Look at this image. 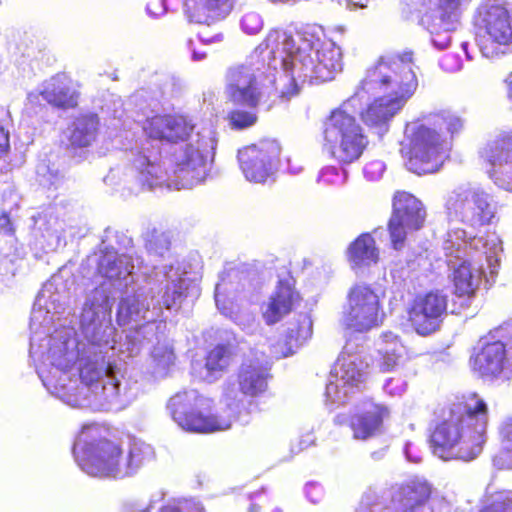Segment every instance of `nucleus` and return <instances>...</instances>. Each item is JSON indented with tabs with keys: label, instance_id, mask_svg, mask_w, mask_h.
<instances>
[{
	"label": "nucleus",
	"instance_id": "38",
	"mask_svg": "<svg viewBox=\"0 0 512 512\" xmlns=\"http://www.w3.org/2000/svg\"><path fill=\"white\" fill-rule=\"evenodd\" d=\"M472 0H415L421 7H427L448 15L461 18L464 9Z\"/></svg>",
	"mask_w": 512,
	"mask_h": 512
},
{
	"label": "nucleus",
	"instance_id": "64",
	"mask_svg": "<svg viewBox=\"0 0 512 512\" xmlns=\"http://www.w3.org/2000/svg\"><path fill=\"white\" fill-rule=\"evenodd\" d=\"M415 269V260H408L407 261V270H414Z\"/></svg>",
	"mask_w": 512,
	"mask_h": 512
},
{
	"label": "nucleus",
	"instance_id": "43",
	"mask_svg": "<svg viewBox=\"0 0 512 512\" xmlns=\"http://www.w3.org/2000/svg\"><path fill=\"white\" fill-rule=\"evenodd\" d=\"M160 512H205L199 501L194 499H183L174 501L162 507Z\"/></svg>",
	"mask_w": 512,
	"mask_h": 512
},
{
	"label": "nucleus",
	"instance_id": "1",
	"mask_svg": "<svg viewBox=\"0 0 512 512\" xmlns=\"http://www.w3.org/2000/svg\"><path fill=\"white\" fill-rule=\"evenodd\" d=\"M191 266L175 260L121 291L117 309L120 326H130L124 343L92 345L79 342L71 328L48 334L64 310L68 293L61 277L53 276L38 293L30 318V357L47 391L71 407L96 411H120L140 394L136 379L127 375L122 359H106L107 351L117 350L131 357L139 353L144 341L157 338L164 324L158 319L162 309L179 307L194 277Z\"/></svg>",
	"mask_w": 512,
	"mask_h": 512
},
{
	"label": "nucleus",
	"instance_id": "33",
	"mask_svg": "<svg viewBox=\"0 0 512 512\" xmlns=\"http://www.w3.org/2000/svg\"><path fill=\"white\" fill-rule=\"evenodd\" d=\"M231 352L224 345L213 348L206 357V363L200 377L206 382L217 380L231 363Z\"/></svg>",
	"mask_w": 512,
	"mask_h": 512
},
{
	"label": "nucleus",
	"instance_id": "21",
	"mask_svg": "<svg viewBox=\"0 0 512 512\" xmlns=\"http://www.w3.org/2000/svg\"><path fill=\"white\" fill-rule=\"evenodd\" d=\"M446 309V295L439 291L429 292L415 298L409 310V320L419 335L426 336L439 328Z\"/></svg>",
	"mask_w": 512,
	"mask_h": 512
},
{
	"label": "nucleus",
	"instance_id": "23",
	"mask_svg": "<svg viewBox=\"0 0 512 512\" xmlns=\"http://www.w3.org/2000/svg\"><path fill=\"white\" fill-rule=\"evenodd\" d=\"M433 490L426 478L413 476L395 488L390 500L400 512H423Z\"/></svg>",
	"mask_w": 512,
	"mask_h": 512
},
{
	"label": "nucleus",
	"instance_id": "37",
	"mask_svg": "<svg viewBox=\"0 0 512 512\" xmlns=\"http://www.w3.org/2000/svg\"><path fill=\"white\" fill-rule=\"evenodd\" d=\"M428 124L435 129L445 128L448 133L454 135L463 129L464 121L457 114L451 111H441L427 118Z\"/></svg>",
	"mask_w": 512,
	"mask_h": 512
},
{
	"label": "nucleus",
	"instance_id": "36",
	"mask_svg": "<svg viewBox=\"0 0 512 512\" xmlns=\"http://www.w3.org/2000/svg\"><path fill=\"white\" fill-rule=\"evenodd\" d=\"M478 512H512V490L487 493Z\"/></svg>",
	"mask_w": 512,
	"mask_h": 512
},
{
	"label": "nucleus",
	"instance_id": "30",
	"mask_svg": "<svg viewBox=\"0 0 512 512\" xmlns=\"http://www.w3.org/2000/svg\"><path fill=\"white\" fill-rule=\"evenodd\" d=\"M377 365L383 372L402 366L408 359L407 349L398 335L391 331L383 332L378 340Z\"/></svg>",
	"mask_w": 512,
	"mask_h": 512
},
{
	"label": "nucleus",
	"instance_id": "7",
	"mask_svg": "<svg viewBox=\"0 0 512 512\" xmlns=\"http://www.w3.org/2000/svg\"><path fill=\"white\" fill-rule=\"evenodd\" d=\"M73 454L82 471L94 477H132L155 458L154 448L139 440L113 441L102 436L97 425H86L79 433Z\"/></svg>",
	"mask_w": 512,
	"mask_h": 512
},
{
	"label": "nucleus",
	"instance_id": "28",
	"mask_svg": "<svg viewBox=\"0 0 512 512\" xmlns=\"http://www.w3.org/2000/svg\"><path fill=\"white\" fill-rule=\"evenodd\" d=\"M389 416L386 406L371 400L363 401L359 411L351 418V429L355 439L366 440L374 436Z\"/></svg>",
	"mask_w": 512,
	"mask_h": 512
},
{
	"label": "nucleus",
	"instance_id": "12",
	"mask_svg": "<svg viewBox=\"0 0 512 512\" xmlns=\"http://www.w3.org/2000/svg\"><path fill=\"white\" fill-rule=\"evenodd\" d=\"M409 138L406 152L408 170L418 175L437 172L449 150V144L437 129L427 123H412L407 126Z\"/></svg>",
	"mask_w": 512,
	"mask_h": 512
},
{
	"label": "nucleus",
	"instance_id": "41",
	"mask_svg": "<svg viewBox=\"0 0 512 512\" xmlns=\"http://www.w3.org/2000/svg\"><path fill=\"white\" fill-rule=\"evenodd\" d=\"M228 121L231 128L242 130L253 126L257 121V115L252 111L234 109L228 113Z\"/></svg>",
	"mask_w": 512,
	"mask_h": 512
},
{
	"label": "nucleus",
	"instance_id": "51",
	"mask_svg": "<svg viewBox=\"0 0 512 512\" xmlns=\"http://www.w3.org/2000/svg\"><path fill=\"white\" fill-rule=\"evenodd\" d=\"M407 383L401 379L392 377L386 380L383 388L391 396H400L406 391Z\"/></svg>",
	"mask_w": 512,
	"mask_h": 512
},
{
	"label": "nucleus",
	"instance_id": "34",
	"mask_svg": "<svg viewBox=\"0 0 512 512\" xmlns=\"http://www.w3.org/2000/svg\"><path fill=\"white\" fill-rule=\"evenodd\" d=\"M153 339L154 337L152 340ZM155 339L158 340V342L151 352L153 374L156 377H164L168 373L170 367L174 365L175 354L169 343L160 342L158 335Z\"/></svg>",
	"mask_w": 512,
	"mask_h": 512
},
{
	"label": "nucleus",
	"instance_id": "10",
	"mask_svg": "<svg viewBox=\"0 0 512 512\" xmlns=\"http://www.w3.org/2000/svg\"><path fill=\"white\" fill-rule=\"evenodd\" d=\"M298 81L326 82L342 70V52L331 40H322L312 32L298 36Z\"/></svg>",
	"mask_w": 512,
	"mask_h": 512
},
{
	"label": "nucleus",
	"instance_id": "24",
	"mask_svg": "<svg viewBox=\"0 0 512 512\" xmlns=\"http://www.w3.org/2000/svg\"><path fill=\"white\" fill-rule=\"evenodd\" d=\"M294 286L295 281L289 274L279 278L274 292L262 305V316L268 325L279 322L299 302L300 295Z\"/></svg>",
	"mask_w": 512,
	"mask_h": 512
},
{
	"label": "nucleus",
	"instance_id": "39",
	"mask_svg": "<svg viewBox=\"0 0 512 512\" xmlns=\"http://www.w3.org/2000/svg\"><path fill=\"white\" fill-rule=\"evenodd\" d=\"M499 436L503 454L495 462L503 459L502 467L512 469V415L505 417L499 425Z\"/></svg>",
	"mask_w": 512,
	"mask_h": 512
},
{
	"label": "nucleus",
	"instance_id": "47",
	"mask_svg": "<svg viewBox=\"0 0 512 512\" xmlns=\"http://www.w3.org/2000/svg\"><path fill=\"white\" fill-rule=\"evenodd\" d=\"M386 166L383 161L373 160L364 167V176L367 180L377 181L382 178Z\"/></svg>",
	"mask_w": 512,
	"mask_h": 512
},
{
	"label": "nucleus",
	"instance_id": "62",
	"mask_svg": "<svg viewBox=\"0 0 512 512\" xmlns=\"http://www.w3.org/2000/svg\"><path fill=\"white\" fill-rule=\"evenodd\" d=\"M118 173H119V171H118V170H116V169H112V170H111L110 175L106 178V180H105V181L107 182V180H108L109 178H111V185H115L116 183H115V181H114V180L117 178Z\"/></svg>",
	"mask_w": 512,
	"mask_h": 512
},
{
	"label": "nucleus",
	"instance_id": "57",
	"mask_svg": "<svg viewBox=\"0 0 512 512\" xmlns=\"http://www.w3.org/2000/svg\"><path fill=\"white\" fill-rule=\"evenodd\" d=\"M315 441L314 436L311 433H308L307 435L303 436L298 444L296 452H300L309 446H311Z\"/></svg>",
	"mask_w": 512,
	"mask_h": 512
},
{
	"label": "nucleus",
	"instance_id": "11",
	"mask_svg": "<svg viewBox=\"0 0 512 512\" xmlns=\"http://www.w3.org/2000/svg\"><path fill=\"white\" fill-rule=\"evenodd\" d=\"M477 43L482 55L495 58L505 54L512 43L510 14L505 0H485L476 13Z\"/></svg>",
	"mask_w": 512,
	"mask_h": 512
},
{
	"label": "nucleus",
	"instance_id": "13",
	"mask_svg": "<svg viewBox=\"0 0 512 512\" xmlns=\"http://www.w3.org/2000/svg\"><path fill=\"white\" fill-rule=\"evenodd\" d=\"M254 287L248 274L238 269H231L220 276L215 287V304L219 312L230 318L243 329H248L254 323V316L242 312L243 301L251 302L254 297Z\"/></svg>",
	"mask_w": 512,
	"mask_h": 512
},
{
	"label": "nucleus",
	"instance_id": "27",
	"mask_svg": "<svg viewBox=\"0 0 512 512\" xmlns=\"http://www.w3.org/2000/svg\"><path fill=\"white\" fill-rule=\"evenodd\" d=\"M419 11L421 22L429 31L434 48H448L452 41V33L457 30L461 18L427 7H421Z\"/></svg>",
	"mask_w": 512,
	"mask_h": 512
},
{
	"label": "nucleus",
	"instance_id": "19",
	"mask_svg": "<svg viewBox=\"0 0 512 512\" xmlns=\"http://www.w3.org/2000/svg\"><path fill=\"white\" fill-rule=\"evenodd\" d=\"M426 218L422 202L414 195L399 191L393 197V213L388 224L391 244L395 250L404 247L407 235L420 229Z\"/></svg>",
	"mask_w": 512,
	"mask_h": 512
},
{
	"label": "nucleus",
	"instance_id": "15",
	"mask_svg": "<svg viewBox=\"0 0 512 512\" xmlns=\"http://www.w3.org/2000/svg\"><path fill=\"white\" fill-rule=\"evenodd\" d=\"M383 316L379 295L370 285L360 283L349 289L342 314L346 329L368 332L382 324Z\"/></svg>",
	"mask_w": 512,
	"mask_h": 512
},
{
	"label": "nucleus",
	"instance_id": "31",
	"mask_svg": "<svg viewBox=\"0 0 512 512\" xmlns=\"http://www.w3.org/2000/svg\"><path fill=\"white\" fill-rule=\"evenodd\" d=\"M99 118L96 114L87 113L77 117L68 131L70 144L75 147L90 146L97 137Z\"/></svg>",
	"mask_w": 512,
	"mask_h": 512
},
{
	"label": "nucleus",
	"instance_id": "55",
	"mask_svg": "<svg viewBox=\"0 0 512 512\" xmlns=\"http://www.w3.org/2000/svg\"><path fill=\"white\" fill-rule=\"evenodd\" d=\"M186 47L191 52V58L193 61H202L206 58V51H201L195 47V43L192 39H188L186 42Z\"/></svg>",
	"mask_w": 512,
	"mask_h": 512
},
{
	"label": "nucleus",
	"instance_id": "46",
	"mask_svg": "<svg viewBox=\"0 0 512 512\" xmlns=\"http://www.w3.org/2000/svg\"><path fill=\"white\" fill-rule=\"evenodd\" d=\"M162 497V493L153 496L148 505H145L138 501L127 502L122 506L121 512H149L150 509L153 508L154 504L160 501Z\"/></svg>",
	"mask_w": 512,
	"mask_h": 512
},
{
	"label": "nucleus",
	"instance_id": "54",
	"mask_svg": "<svg viewBox=\"0 0 512 512\" xmlns=\"http://www.w3.org/2000/svg\"><path fill=\"white\" fill-rule=\"evenodd\" d=\"M404 455L409 462L419 463L422 455L418 448L411 442H407L403 449Z\"/></svg>",
	"mask_w": 512,
	"mask_h": 512
},
{
	"label": "nucleus",
	"instance_id": "3",
	"mask_svg": "<svg viewBox=\"0 0 512 512\" xmlns=\"http://www.w3.org/2000/svg\"><path fill=\"white\" fill-rule=\"evenodd\" d=\"M445 214L449 228L443 240L446 263L453 271L455 291L459 296H472L486 274L484 261L491 278L498 273L502 240L496 233L467 238L466 231L454 224L478 229L497 221L498 203L483 188L460 185L445 196Z\"/></svg>",
	"mask_w": 512,
	"mask_h": 512
},
{
	"label": "nucleus",
	"instance_id": "29",
	"mask_svg": "<svg viewBox=\"0 0 512 512\" xmlns=\"http://www.w3.org/2000/svg\"><path fill=\"white\" fill-rule=\"evenodd\" d=\"M313 331L312 319L308 314H299L289 323L283 342L272 348V355L276 358L292 355L311 336Z\"/></svg>",
	"mask_w": 512,
	"mask_h": 512
},
{
	"label": "nucleus",
	"instance_id": "63",
	"mask_svg": "<svg viewBox=\"0 0 512 512\" xmlns=\"http://www.w3.org/2000/svg\"><path fill=\"white\" fill-rule=\"evenodd\" d=\"M6 225H9V219L7 218L6 215H3L1 218H0V226L2 228H5Z\"/></svg>",
	"mask_w": 512,
	"mask_h": 512
},
{
	"label": "nucleus",
	"instance_id": "16",
	"mask_svg": "<svg viewBox=\"0 0 512 512\" xmlns=\"http://www.w3.org/2000/svg\"><path fill=\"white\" fill-rule=\"evenodd\" d=\"M368 375V363L348 347L338 357L326 385V398L332 404H345L350 395L360 390Z\"/></svg>",
	"mask_w": 512,
	"mask_h": 512
},
{
	"label": "nucleus",
	"instance_id": "18",
	"mask_svg": "<svg viewBox=\"0 0 512 512\" xmlns=\"http://www.w3.org/2000/svg\"><path fill=\"white\" fill-rule=\"evenodd\" d=\"M272 73L251 56L246 64L233 67L227 73L226 95L234 104L255 108L261 99V78H272Z\"/></svg>",
	"mask_w": 512,
	"mask_h": 512
},
{
	"label": "nucleus",
	"instance_id": "40",
	"mask_svg": "<svg viewBox=\"0 0 512 512\" xmlns=\"http://www.w3.org/2000/svg\"><path fill=\"white\" fill-rule=\"evenodd\" d=\"M356 512H400L391 500H385L373 493H367L362 500Z\"/></svg>",
	"mask_w": 512,
	"mask_h": 512
},
{
	"label": "nucleus",
	"instance_id": "56",
	"mask_svg": "<svg viewBox=\"0 0 512 512\" xmlns=\"http://www.w3.org/2000/svg\"><path fill=\"white\" fill-rule=\"evenodd\" d=\"M199 39L203 44L210 45V44H218L223 42L224 35L222 32L215 33L212 36H208L205 33H199Z\"/></svg>",
	"mask_w": 512,
	"mask_h": 512
},
{
	"label": "nucleus",
	"instance_id": "5",
	"mask_svg": "<svg viewBox=\"0 0 512 512\" xmlns=\"http://www.w3.org/2000/svg\"><path fill=\"white\" fill-rule=\"evenodd\" d=\"M160 268L149 266L137 254H119L114 248L106 249L98 261V274L104 281L86 297L80 316L81 332L92 345L115 343V328L110 313L111 289L123 291L137 283L136 276L150 277Z\"/></svg>",
	"mask_w": 512,
	"mask_h": 512
},
{
	"label": "nucleus",
	"instance_id": "59",
	"mask_svg": "<svg viewBox=\"0 0 512 512\" xmlns=\"http://www.w3.org/2000/svg\"><path fill=\"white\" fill-rule=\"evenodd\" d=\"M392 274L394 277L397 275L399 278H402L405 276V268L400 263H395L394 267L392 268Z\"/></svg>",
	"mask_w": 512,
	"mask_h": 512
},
{
	"label": "nucleus",
	"instance_id": "60",
	"mask_svg": "<svg viewBox=\"0 0 512 512\" xmlns=\"http://www.w3.org/2000/svg\"><path fill=\"white\" fill-rule=\"evenodd\" d=\"M36 47L34 46H31V47H26L23 51H22V56L23 57H27V58H36Z\"/></svg>",
	"mask_w": 512,
	"mask_h": 512
},
{
	"label": "nucleus",
	"instance_id": "44",
	"mask_svg": "<svg viewBox=\"0 0 512 512\" xmlns=\"http://www.w3.org/2000/svg\"><path fill=\"white\" fill-rule=\"evenodd\" d=\"M264 22L261 15L254 11L245 13L240 20L242 31L248 35H255L263 28Z\"/></svg>",
	"mask_w": 512,
	"mask_h": 512
},
{
	"label": "nucleus",
	"instance_id": "49",
	"mask_svg": "<svg viewBox=\"0 0 512 512\" xmlns=\"http://www.w3.org/2000/svg\"><path fill=\"white\" fill-rule=\"evenodd\" d=\"M169 0H151L146 6V12L151 18H160L169 11Z\"/></svg>",
	"mask_w": 512,
	"mask_h": 512
},
{
	"label": "nucleus",
	"instance_id": "20",
	"mask_svg": "<svg viewBox=\"0 0 512 512\" xmlns=\"http://www.w3.org/2000/svg\"><path fill=\"white\" fill-rule=\"evenodd\" d=\"M490 180L500 189L512 192V131L498 135L481 152Z\"/></svg>",
	"mask_w": 512,
	"mask_h": 512
},
{
	"label": "nucleus",
	"instance_id": "14",
	"mask_svg": "<svg viewBox=\"0 0 512 512\" xmlns=\"http://www.w3.org/2000/svg\"><path fill=\"white\" fill-rule=\"evenodd\" d=\"M128 163L125 184L135 183L141 189H154L163 186L169 180L159 144L149 137L137 142L130 149Z\"/></svg>",
	"mask_w": 512,
	"mask_h": 512
},
{
	"label": "nucleus",
	"instance_id": "48",
	"mask_svg": "<svg viewBox=\"0 0 512 512\" xmlns=\"http://www.w3.org/2000/svg\"><path fill=\"white\" fill-rule=\"evenodd\" d=\"M439 65L444 71L455 73L462 69L463 63L459 55L448 53L441 58Z\"/></svg>",
	"mask_w": 512,
	"mask_h": 512
},
{
	"label": "nucleus",
	"instance_id": "8",
	"mask_svg": "<svg viewBox=\"0 0 512 512\" xmlns=\"http://www.w3.org/2000/svg\"><path fill=\"white\" fill-rule=\"evenodd\" d=\"M488 408L476 394L453 403L431 435V448L443 460L476 458L487 440Z\"/></svg>",
	"mask_w": 512,
	"mask_h": 512
},
{
	"label": "nucleus",
	"instance_id": "2",
	"mask_svg": "<svg viewBox=\"0 0 512 512\" xmlns=\"http://www.w3.org/2000/svg\"><path fill=\"white\" fill-rule=\"evenodd\" d=\"M419 67L413 53L380 57L365 72L354 95L334 109L324 123L325 148L338 162L349 164L360 158L368 144L356 115L378 129L381 135L388 123L415 94Z\"/></svg>",
	"mask_w": 512,
	"mask_h": 512
},
{
	"label": "nucleus",
	"instance_id": "25",
	"mask_svg": "<svg viewBox=\"0 0 512 512\" xmlns=\"http://www.w3.org/2000/svg\"><path fill=\"white\" fill-rule=\"evenodd\" d=\"M40 97L52 106L69 109L77 105L78 93L66 75L57 74L44 81L37 92L29 93L28 101L38 102Z\"/></svg>",
	"mask_w": 512,
	"mask_h": 512
},
{
	"label": "nucleus",
	"instance_id": "45",
	"mask_svg": "<svg viewBox=\"0 0 512 512\" xmlns=\"http://www.w3.org/2000/svg\"><path fill=\"white\" fill-rule=\"evenodd\" d=\"M8 119V110H6L3 107H0V158L7 154L10 147L9 132L5 128Z\"/></svg>",
	"mask_w": 512,
	"mask_h": 512
},
{
	"label": "nucleus",
	"instance_id": "58",
	"mask_svg": "<svg viewBox=\"0 0 512 512\" xmlns=\"http://www.w3.org/2000/svg\"><path fill=\"white\" fill-rule=\"evenodd\" d=\"M429 512H452V507L449 502L445 500H440L438 503V507H432Z\"/></svg>",
	"mask_w": 512,
	"mask_h": 512
},
{
	"label": "nucleus",
	"instance_id": "35",
	"mask_svg": "<svg viewBox=\"0 0 512 512\" xmlns=\"http://www.w3.org/2000/svg\"><path fill=\"white\" fill-rule=\"evenodd\" d=\"M145 248L149 255L165 257L170 250V236L156 228H148L143 234Z\"/></svg>",
	"mask_w": 512,
	"mask_h": 512
},
{
	"label": "nucleus",
	"instance_id": "22",
	"mask_svg": "<svg viewBox=\"0 0 512 512\" xmlns=\"http://www.w3.org/2000/svg\"><path fill=\"white\" fill-rule=\"evenodd\" d=\"M471 361L473 370L481 376L509 378L512 375V355L501 341L484 343Z\"/></svg>",
	"mask_w": 512,
	"mask_h": 512
},
{
	"label": "nucleus",
	"instance_id": "61",
	"mask_svg": "<svg viewBox=\"0 0 512 512\" xmlns=\"http://www.w3.org/2000/svg\"><path fill=\"white\" fill-rule=\"evenodd\" d=\"M371 0H352V4L356 8H364Z\"/></svg>",
	"mask_w": 512,
	"mask_h": 512
},
{
	"label": "nucleus",
	"instance_id": "17",
	"mask_svg": "<svg viewBox=\"0 0 512 512\" xmlns=\"http://www.w3.org/2000/svg\"><path fill=\"white\" fill-rule=\"evenodd\" d=\"M281 146L276 140H263L238 150V162L245 179L264 184L273 179L279 167Z\"/></svg>",
	"mask_w": 512,
	"mask_h": 512
},
{
	"label": "nucleus",
	"instance_id": "53",
	"mask_svg": "<svg viewBox=\"0 0 512 512\" xmlns=\"http://www.w3.org/2000/svg\"><path fill=\"white\" fill-rule=\"evenodd\" d=\"M251 504L248 508L249 512H259V508L267 503V496L264 490L254 492L250 496Z\"/></svg>",
	"mask_w": 512,
	"mask_h": 512
},
{
	"label": "nucleus",
	"instance_id": "32",
	"mask_svg": "<svg viewBox=\"0 0 512 512\" xmlns=\"http://www.w3.org/2000/svg\"><path fill=\"white\" fill-rule=\"evenodd\" d=\"M378 259L379 251L375 245V240L370 234L360 235L348 247V260L353 269L376 264Z\"/></svg>",
	"mask_w": 512,
	"mask_h": 512
},
{
	"label": "nucleus",
	"instance_id": "4",
	"mask_svg": "<svg viewBox=\"0 0 512 512\" xmlns=\"http://www.w3.org/2000/svg\"><path fill=\"white\" fill-rule=\"evenodd\" d=\"M269 370V362L263 355L245 359L238 372L239 392L234 386L224 391L225 409L213 412L212 400L196 390L177 393L169 400L168 408L183 430L197 433L227 430L241 413L244 396L257 397L267 390Z\"/></svg>",
	"mask_w": 512,
	"mask_h": 512
},
{
	"label": "nucleus",
	"instance_id": "52",
	"mask_svg": "<svg viewBox=\"0 0 512 512\" xmlns=\"http://www.w3.org/2000/svg\"><path fill=\"white\" fill-rule=\"evenodd\" d=\"M304 492L307 499L313 504L319 503L324 496L323 487L315 482L307 483L305 485Z\"/></svg>",
	"mask_w": 512,
	"mask_h": 512
},
{
	"label": "nucleus",
	"instance_id": "9",
	"mask_svg": "<svg viewBox=\"0 0 512 512\" xmlns=\"http://www.w3.org/2000/svg\"><path fill=\"white\" fill-rule=\"evenodd\" d=\"M306 32H298L294 37L286 30L272 29L250 55L251 63L254 64L255 60L272 73L270 82L279 91L280 97L286 100L298 93V36Z\"/></svg>",
	"mask_w": 512,
	"mask_h": 512
},
{
	"label": "nucleus",
	"instance_id": "42",
	"mask_svg": "<svg viewBox=\"0 0 512 512\" xmlns=\"http://www.w3.org/2000/svg\"><path fill=\"white\" fill-rule=\"evenodd\" d=\"M347 172L334 166L323 168L318 176V181L327 185H342L346 182Z\"/></svg>",
	"mask_w": 512,
	"mask_h": 512
},
{
	"label": "nucleus",
	"instance_id": "26",
	"mask_svg": "<svg viewBox=\"0 0 512 512\" xmlns=\"http://www.w3.org/2000/svg\"><path fill=\"white\" fill-rule=\"evenodd\" d=\"M235 0H183V13L191 23L211 26L224 20Z\"/></svg>",
	"mask_w": 512,
	"mask_h": 512
},
{
	"label": "nucleus",
	"instance_id": "50",
	"mask_svg": "<svg viewBox=\"0 0 512 512\" xmlns=\"http://www.w3.org/2000/svg\"><path fill=\"white\" fill-rule=\"evenodd\" d=\"M37 174L41 177L40 182L43 185L57 186L61 180V176L57 170L51 169V171H49V168L45 165L38 166Z\"/></svg>",
	"mask_w": 512,
	"mask_h": 512
},
{
	"label": "nucleus",
	"instance_id": "6",
	"mask_svg": "<svg viewBox=\"0 0 512 512\" xmlns=\"http://www.w3.org/2000/svg\"><path fill=\"white\" fill-rule=\"evenodd\" d=\"M143 131L155 141L179 145L173 153V162L182 187H192L205 180L218 144L212 123L194 124L183 115L157 114L147 117Z\"/></svg>",
	"mask_w": 512,
	"mask_h": 512
}]
</instances>
